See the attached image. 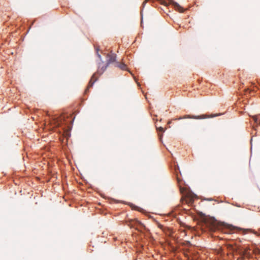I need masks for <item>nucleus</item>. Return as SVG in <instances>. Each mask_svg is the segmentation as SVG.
Returning <instances> with one entry per match:
<instances>
[{
  "mask_svg": "<svg viewBox=\"0 0 260 260\" xmlns=\"http://www.w3.org/2000/svg\"><path fill=\"white\" fill-rule=\"evenodd\" d=\"M116 55L115 53L110 52L107 55V63L106 66L101 67V63H99L98 73L102 74L108 67L110 63H113L116 61Z\"/></svg>",
  "mask_w": 260,
  "mask_h": 260,
  "instance_id": "1",
  "label": "nucleus"
},
{
  "mask_svg": "<svg viewBox=\"0 0 260 260\" xmlns=\"http://www.w3.org/2000/svg\"><path fill=\"white\" fill-rule=\"evenodd\" d=\"M205 226L210 232H216L219 230L220 225L219 223L214 219H209L205 223Z\"/></svg>",
  "mask_w": 260,
  "mask_h": 260,
  "instance_id": "2",
  "label": "nucleus"
},
{
  "mask_svg": "<svg viewBox=\"0 0 260 260\" xmlns=\"http://www.w3.org/2000/svg\"><path fill=\"white\" fill-rule=\"evenodd\" d=\"M209 116L206 115H201V116H191L189 115H186L184 117H180L177 119L180 120L184 118H192V119H203L206 118H209Z\"/></svg>",
  "mask_w": 260,
  "mask_h": 260,
  "instance_id": "3",
  "label": "nucleus"
},
{
  "mask_svg": "<svg viewBox=\"0 0 260 260\" xmlns=\"http://www.w3.org/2000/svg\"><path fill=\"white\" fill-rule=\"evenodd\" d=\"M173 5L174 6V7L176 9V10H177L179 12H183V9L177 3L173 2Z\"/></svg>",
  "mask_w": 260,
  "mask_h": 260,
  "instance_id": "4",
  "label": "nucleus"
},
{
  "mask_svg": "<svg viewBox=\"0 0 260 260\" xmlns=\"http://www.w3.org/2000/svg\"><path fill=\"white\" fill-rule=\"evenodd\" d=\"M117 67L122 70H126V66L123 63H120L117 65Z\"/></svg>",
  "mask_w": 260,
  "mask_h": 260,
  "instance_id": "5",
  "label": "nucleus"
},
{
  "mask_svg": "<svg viewBox=\"0 0 260 260\" xmlns=\"http://www.w3.org/2000/svg\"><path fill=\"white\" fill-rule=\"evenodd\" d=\"M253 119L256 123L260 124V114L253 116Z\"/></svg>",
  "mask_w": 260,
  "mask_h": 260,
  "instance_id": "6",
  "label": "nucleus"
},
{
  "mask_svg": "<svg viewBox=\"0 0 260 260\" xmlns=\"http://www.w3.org/2000/svg\"><path fill=\"white\" fill-rule=\"evenodd\" d=\"M93 78V76H92V78L91 79L90 81H89V82L88 83L87 90L89 88L91 87L92 86L93 84L94 83V81H93V82L92 81V80Z\"/></svg>",
  "mask_w": 260,
  "mask_h": 260,
  "instance_id": "7",
  "label": "nucleus"
},
{
  "mask_svg": "<svg viewBox=\"0 0 260 260\" xmlns=\"http://www.w3.org/2000/svg\"><path fill=\"white\" fill-rule=\"evenodd\" d=\"M175 171H176V173H177V170H176H176H175ZM176 178H177V181H178V183H179V184H180V182L181 181V179L179 178V175H178V174H176Z\"/></svg>",
  "mask_w": 260,
  "mask_h": 260,
  "instance_id": "8",
  "label": "nucleus"
},
{
  "mask_svg": "<svg viewBox=\"0 0 260 260\" xmlns=\"http://www.w3.org/2000/svg\"><path fill=\"white\" fill-rule=\"evenodd\" d=\"M157 129L158 131L162 132V133L164 132V131H165L164 129V128L162 127H157Z\"/></svg>",
  "mask_w": 260,
  "mask_h": 260,
  "instance_id": "9",
  "label": "nucleus"
},
{
  "mask_svg": "<svg viewBox=\"0 0 260 260\" xmlns=\"http://www.w3.org/2000/svg\"><path fill=\"white\" fill-rule=\"evenodd\" d=\"M97 55H98L99 58H100V59L102 60V57H101V55L100 54H99L98 53H97Z\"/></svg>",
  "mask_w": 260,
  "mask_h": 260,
  "instance_id": "10",
  "label": "nucleus"
},
{
  "mask_svg": "<svg viewBox=\"0 0 260 260\" xmlns=\"http://www.w3.org/2000/svg\"><path fill=\"white\" fill-rule=\"evenodd\" d=\"M147 1H148V0H145V1L144 2L143 4H145L147 2Z\"/></svg>",
  "mask_w": 260,
  "mask_h": 260,
  "instance_id": "11",
  "label": "nucleus"
}]
</instances>
